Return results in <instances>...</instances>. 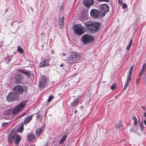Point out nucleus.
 I'll return each instance as SVG.
<instances>
[{
	"mask_svg": "<svg viewBox=\"0 0 146 146\" xmlns=\"http://www.w3.org/2000/svg\"><path fill=\"white\" fill-rule=\"evenodd\" d=\"M86 29L90 33L97 32L100 27V24L99 23L88 21L85 23Z\"/></svg>",
	"mask_w": 146,
	"mask_h": 146,
	"instance_id": "obj_1",
	"label": "nucleus"
},
{
	"mask_svg": "<svg viewBox=\"0 0 146 146\" xmlns=\"http://www.w3.org/2000/svg\"><path fill=\"white\" fill-rule=\"evenodd\" d=\"M80 57V54L76 52H72L67 58L66 61L68 63L72 64L75 62Z\"/></svg>",
	"mask_w": 146,
	"mask_h": 146,
	"instance_id": "obj_2",
	"label": "nucleus"
},
{
	"mask_svg": "<svg viewBox=\"0 0 146 146\" xmlns=\"http://www.w3.org/2000/svg\"><path fill=\"white\" fill-rule=\"evenodd\" d=\"M73 29L74 33L78 36H80L85 31L84 27L80 24L75 25L73 27Z\"/></svg>",
	"mask_w": 146,
	"mask_h": 146,
	"instance_id": "obj_3",
	"label": "nucleus"
},
{
	"mask_svg": "<svg viewBox=\"0 0 146 146\" xmlns=\"http://www.w3.org/2000/svg\"><path fill=\"white\" fill-rule=\"evenodd\" d=\"M27 101H24L19 104L13 110V113L15 114L20 112L25 107Z\"/></svg>",
	"mask_w": 146,
	"mask_h": 146,
	"instance_id": "obj_4",
	"label": "nucleus"
},
{
	"mask_svg": "<svg viewBox=\"0 0 146 146\" xmlns=\"http://www.w3.org/2000/svg\"><path fill=\"white\" fill-rule=\"evenodd\" d=\"M19 98V96L15 92H10L7 96V100L8 102H13L18 100Z\"/></svg>",
	"mask_w": 146,
	"mask_h": 146,
	"instance_id": "obj_5",
	"label": "nucleus"
},
{
	"mask_svg": "<svg viewBox=\"0 0 146 146\" xmlns=\"http://www.w3.org/2000/svg\"><path fill=\"white\" fill-rule=\"evenodd\" d=\"M48 78L44 75L42 76L39 79V85L40 88L46 87L47 82Z\"/></svg>",
	"mask_w": 146,
	"mask_h": 146,
	"instance_id": "obj_6",
	"label": "nucleus"
},
{
	"mask_svg": "<svg viewBox=\"0 0 146 146\" xmlns=\"http://www.w3.org/2000/svg\"><path fill=\"white\" fill-rule=\"evenodd\" d=\"M82 39L84 43H88L94 40V37L88 34H85L82 37Z\"/></svg>",
	"mask_w": 146,
	"mask_h": 146,
	"instance_id": "obj_7",
	"label": "nucleus"
},
{
	"mask_svg": "<svg viewBox=\"0 0 146 146\" xmlns=\"http://www.w3.org/2000/svg\"><path fill=\"white\" fill-rule=\"evenodd\" d=\"M101 13H102V17L105 16V13L108 12L109 8L108 5L107 4H101L100 5Z\"/></svg>",
	"mask_w": 146,
	"mask_h": 146,
	"instance_id": "obj_8",
	"label": "nucleus"
},
{
	"mask_svg": "<svg viewBox=\"0 0 146 146\" xmlns=\"http://www.w3.org/2000/svg\"><path fill=\"white\" fill-rule=\"evenodd\" d=\"M91 16L94 18H98L100 16H102L101 13L96 9H93L91 10L90 13Z\"/></svg>",
	"mask_w": 146,
	"mask_h": 146,
	"instance_id": "obj_9",
	"label": "nucleus"
},
{
	"mask_svg": "<svg viewBox=\"0 0 146 146\" xmlns=\"http://www.w3.org/2000/svg\"><path fill=\"white\" fill-rule=\"evenodd\" d=\"M13 89L18 94H21L23 92V88L21 86H16L13 88Z\"/></svg>",
	"mask_w": 146,
	"mask_h": 146,
	"instance_id": "obj_10",
	"label": "nucleus"
},
{
	"mask_svg": "<svg viewBox=\"0 0 146 146\" xmlns=\"http://www.w3.org/2000/svg\"><path fill=\"white\" fill-rule=\"evenodd\" d=\"M94 3L93 0H84L83 2V4L87 7H90Z\"/></svg>",
	"mask_w": 146,
	"mask_h": 146,
	"instance_id": "obj_11",
	"label": "nucleus"
},
{
	"mask_svg": "<svg viewBox=\"0 0 146 146\" xmlns=\"http://www.w3.org/2000/svg\"><path fill=\"white\" fill-rule=\"evenodd\" d=\"M16 82L17 83H21L23 79V76L22 75L20 74H17L15 77Z\"/></svg>",
	"mask_w": 146,
	"mask_h": 146,
	"instance_id": "obj_12",
	"label": "nucleus"
},
{
	"mask_svg": "<svg viewBox=\"0 0 146 146\" xmlns=\"http://www.w3.org/2000/svg\"><path fill=\"white\" fill-rule=\"evenodd\" d=\"M33 116V115H32L26 117L25 119L23 124L25 125H27L32 120Z\"/></svg>",
	"mask_w": 146,
	"mask_h": 146,
	"instance_id": "obj_13",
	"label": "nucleus"
},
{
	"mask_svg": "<svg viewBox=\"0 0 146 146\" xmlns=\"http://www.w3.org/2000/svg\"><path fill=\"white\" fill-rule=\"evenodd\" d=\"M27 138L28 141H31L35 139V136L33 133H31L28 134Z\"/></svg>",
	"mask_w": 146,
	"mask_h": 146,
	"instance_id": "obj_14",
	"label": "nucleus"
},
{
	"mask_svg": "<svg viewBox=\"0 0 146 146\" xmlns=\"http://www.w3.org/2000/svg\"><path fill=\"white\" fill-rule=\"evenodd\" d=\"M48 63V61L47 60H44L41 61L39 64L40 67H44L47 66Z\"/></svg>",
	"mask_w": 146,
	"mask_h": 146,
	"instance_id": "obj_15",
	"label": "nucleus"
},
{
	"mask_svg": "<svg viewBox=\"0 0 146 146\" xmlns=\"http://www.w3.org/2000/svg\"><path fill=\"white\" fill-rule=\"evenodd\" d=\"M15 135L13 133H11L8 136V141L9 143H12L15 138Z\"/></svg>",
	"mask_w": 146,
	"mask_h": 146,
	"instance_id": "obj_16",
	"label": "nucleus"
},
{
	"mask_svg": "<svg viewBox=\"0 0 146 146\" xmlns=\"http://www.w3.org/2000/svg\"><path fill=\"white\" fill-rule=\"evenodd\" d=\"M64 17L63 16L58 19V24L59 28H62L64 26Z\"/></svg>",
	"mask_w": 146,
	"mask_h": 146,
	"instance_id": "obj_17",
	"label": "nucleus"
},
{
	"mask_svg": "<svg viewBox=\"0 0 146 146\" xmlns=\"http://www.w3.org/2000/svg\"><path fill=\"white\" fill-rule=\"evenodd\" d=\"M15 137V144L16 146L18 145L19 143L21 140V137L19 134L16 135Z\"/></svg>",
	"mask_w": 146,
	"mask_h": 146,
	"instance_id": "obj_18",
	"label": "nucleus"
},
{
	"mask_svg": "<svg viewBox=\"0 0 146 146\" xmlns=\"http://www.w3.org/2000/svg\"><path fill=\"white\" fill-rule=\"evenodd\" d=\"M78 98H76L70 103V105L73 106H74L77 105L78 104Z\"/></svg>",
	"mask_w": 146,
	"mask_h": 146,
	"instance_id": "obj_19",
	"label": "nucleus"
},
{
	"mask_svg": "<svg viewBox=\"0 0 146 146\" xmlns=\"http://www.w3.org/2000/svg\"><path fill=\"white\" fill-rule=\"evenodd\" d=\"M131 80V78H127V79L125 83V85L124 87V90L126 89L127 87V86L129 84V82Z\"/></svg>",
	"mask_w": 146,
	"mask_h": 146,
	"instance_id": "obj_20",
	"label": "nucleus"
},
{
	"mask_svg": "<svg viewBox=\"0 0 146 146\" xmlns=\"http://www.w3.org/2000/svg\"><path fill=\"white\" fill-rule=\"evenodd\" d=\"M42 132V130L41 128H38L36 130L35 133L36 135L39 136Z\"/></svg>",
	"mask_w": 146,
	"mask_h": 146,
	"instance_id": "obj_21",
	"label": "nucleus"
},
{
	"mask_svg": "<svg viewBox=\"0 0 146 146\" xmlns=\"http://www.w3.org/2000/svg\"><path fill=\"white\" fill-rule=\"evenodd\" d=\"M23 125H24L23 124H21L17 129V131L18 132L21 133L24 130V127Z\"/></svg>",
	"mask_w": 146,
	"mask_h": 146,
	"instance_id": "obj_22",
	"label": "nucleus"
},
{
	"mask_svg": "<svg viewBox=\"0 0 146 146\" xmlns=\"http://www.w3.org/2000/svg\"><path fill=\"white\" fill-rule=\"evenodd\" d=\"M20 72L21 73H23L27 75L28 76H29L30 75V73L27 71L23 70H21L20 71Z\"/></svg>",
	"mask_w": 146,
	"mask_h": 146,
	"instance_id": "obj_23",
	"label": "nucleus"
},
{
	"mask_svg": "<svg viewBox=\"0 0 146 146\" xmlns=\"http://www.w3.org/2000/svg\"><path fill=\"white\" fill-rule=\"evenodd\" d=\"M67 137L66 135H64L61 138L60 141V144H62L63 143L64 141L66 140Z\"/></svg>",
	"mask_w": 146,
	"mask_h": 146,
	"instance_id": "obj_24",
	"label": "nucleus"
},
{
	"mask_svg": "<svg viewBox=\"0 0 146 146\" xmlns=\"http://www.w3.org/2000/svg\"><path fill=\"white\" fill-rule=\"evenodd\" d=\"M122 126V123L121 122H119V123H116L115 125V127L117 128H120Z\"/></svg>",
	"mask_w": 146,
	"mask_h": 146,
	"instance_id": "obj_25",
	"label": "nucleus"
},
{
	"mask_svg": "<svg viewBox=\"0 0 146 146\" xmlns=\"http://www.w3.org/2000/svg\"><path fill=\"white\" fill-rule=\"evenodd\" d=\"M26 114H27L26 112H24V113H22L21 114V115H19V116H17L16 118V120L18 119L21 118L22 117L24 116Z\"/></svg>",
	"mask_w": 146,
	"mask_h": 146,
	"instance_id": "obj_26",
	"label": "nucleus"
},
{
	"mask_svg": "<svg viewBox=\"0 0 146 146\" xmlns=\"http://www.w3.org/2000/svg\"><path fill=\"white\" fill-rule=\"evenodd\" d=\"M132 119L134 121V124L136 125L137 122V119L135 116H134L133 117Z\"/></svg>",
	"mask_w": 146,
	"mask_h": 146,
	"instance_id": "obj_27",
	"label": "nucleus"
},
{
	"mask_svg": "<svg viewBox=\"0 0 146 146\" xmlns=\"http://www.w3.org/2000/svg\"><path fill=\"white\" fill-rule=\"evenodd\" d=\"M132 70H129V74L128 75L127 78H131V76L132 74Z\"/></svg>",
	"mask_w": 146,
	"mask_h": 146,
	"instance_id": "obj_28",
	"label": "nucleus"
},
{
	"mask_svg": "<svg viewBox=\"0 0 146 146\" xmlns=\"http://www.w3.org/2000/svg\"><path fill=\"white\" fill-rule=\"evenodd\" d=\"M54 98V96L53 95L50 96L49 97V98L47 100L48 102H50Z\"/></svg>",
	"mask_w": 146,
	"mask_h": 146,
	"instance_id": "obj_29",
	"label": "nucleus"
},
{
	"mask_svg": "<svg viewBox=\"0 0 146 146\" xmlns=\"http://www.w3.org/2000/svg\"><path fill=\"white\" fill-rule=\"evenodd\" d=\"M18 51L20 53H22L23 52V50L22 48L18 46L17 48Z\"/></svg>",
	"mask_w": 146,
	"mask_h": 146,
	"instance_id": "obj_30",
	"label": "nucleus"
},
{
	"mask_svg": "<svg viewBox=\"0 0 146 146\" xmlns=\"http://www.w3.org/2000/svg\"><path fill=\"white\" fill-rule=\"evenodd\" d=\"M145 69V65H143V66L142 68H141L140 72H142V73H143L144 72V71Z\"/></svg>",
	"mask_w": 146,
	"mask_h": 146,
	"instance_id": "obj_31",
	"label": "nucleus"
},
{
	"mask_svg": "<svg viewBox=\"0 0 146 146\" xmlns=\"http://www.w3.org/2000/svg\"><path fill=\"white\" fill-rule=\"evenodd\" d=\"M145 69V65H143V66L142 68H141L140 72H142V73H143L144 72V71Z\"/></svg>",
	"mask_w": 146,
	"mask_h": 146,
	"instance_id": "obj_32",
	"label": "nucleus"
},
{
	"mask_svg": "<svg viewBox=\"0 0 146 146\" xmlns=\"http://www.w3.org/2000/svg\"><path fill=\"white\" fill-rule=\"evenodd\" d=\"M145 69V65H143V66L142 68H141L140 72H142V73H143L144 72V71Z\"/></svg>",
	"mask_w": 146,
	"mask_h": 146,
	"instance_id": "obj_33",
	"label": "nucleus"
},
{
	"mask_svg": "<svg viewBox=\"0 0 146 146\" xmlns=\"http://www.w3.org/2000/svg\"><path fill=\"white\" fill-rule=\"evenodd\" d=\"M127 7V5L125 3H123L122 5V8L123 9H124L126 8Z\"/></svg>",
	"mask_w": 146,
	"mask_h": 146,
	"instance_id": "obj_34",
	"label": "nucleus"
},
{
	"mask_svg": "<svg viewBox=\"0 0 146 146\" xmlns=\"http://www.w3.org/2000/svg\"><path fill=\"white\" fill-rule=\"evenodd\" d=\"M139 123V126L141 127V131H143V127L142 126V123Z\"/></svg>",
	"mask_w": 146,
	"mask_h": 146,
	"instance_id": "obj_35",
	"label": "nucleus"
},
{
	"mask_svg": "<svg viewBox=\"0 0 146 146\" xmlns=\"http://www.w3.org/2000/svg\"><path fill=\"white\" fill-rule=\"evenodd\" d=\"M115 85L114 84H113V85H112L111 86V89L112 90H114L115 88Z\"/></svg>",
	"mask_w": 146,
	"mask_h": 146,
	"instance_id": "obj_36",
	"label": "nucleus"
},
{
	"mask_svg": "<svg viewBox=\"0 0 146 146\" xmlns=\"http://www.w3.org/2000/svg\"><path fill=\"white\" fill-rule=\"evenodd\" d=\"M140 82V80L139 78H138L136 80V84H139Z\"/></svg>",
	"mask_w": 146,
	"mask_h": 146,
	"instance_id": "obj_37",
	"label": "nucleus"
},
{
	"mask_svg": "<svg viewBox=\"0 0 146 146\" xmlns=\"http://www.w3.org/2000/svg\"><path fill=\"white\" fill-rule=\"evenodd\" d=\"M132 42H133V40L132 39H131L130 40L129 43V44H128V45H129V46H131V45L132 44Z\"/></svg>",
	"mask_w": 146,
	"mask_h": 146,
	"instance_id": "obj_38",
	"label": "nucleus"
},
{
	"mask_svg": "<svg viewBox=\"0 0 146 146\" xmlns=\"http://www.w3.org/2000/svg\"><path fill=\"white\" fill-rule=\"evenodd\" d=\"M98 1H105L106 2H108L109 0H98Z\"/></svg>",
	"mask_w": 146,
	"mask_h": 146,
	"instance_id": "obj_39",
	"label": "nucleus"
},
{
	"mask_svg": "<svg viewBox=\"0 0 146 146\" xmlns=\"http://www.w3.org/2000/svg\"><path fill=\"white\" fill-rule=\"evenodd\" d=\"M8 123H3L2 124V126L3 127H4L7 125Z\"/></svg>",
	"mask_w": 146,
	"mask_h": 146,
	"instance_id": "obj_40",
	"label": "nucleus"
},
{
	"mask_svg": "<svg viewBox=\"0 0 146 146\" xmlns=\"http://www.w3.org/2000/svg\"><path fill=\"white\" fill-rule=\"evenodd\" d=\"M130 47L131 46L128 45L127 46L126 49L127 50H129V49H130Z\"/></svg>",
	"mask_w": 146,
	"mask_h": 146,
	"instance_id": "obj_41",
	"label": "nucleus"
},
{
	"mask_svg": "<svg viewBox=\"0 0 146 146\" xmlns=\"http://www.w3.org/2000/svg\"><path fill=\"white\" fill-rule=\"evenodd\" d=\"M40 117V116L39 114H37V115L36 116V117L37 119H39Z\"/></svg>",
	"mask_w": 146,
	"mask_h": 146,
	"instance_id": "obj_42",
	"label": "nucleus"
},
{
	"mask_svg": "<svg viewBox=\"0 0 146 146\" xmlns=\"http://www.w3.org/2000/svg\"><path fill=\"white\" fill-rule=\"evenodd\" d=\"M143 73L142 72H140L139 74V76H141L142 74Z\"/></svg>",
	"mask_w": 146,
	"mask_h": 146,
	"instance_id": "obj_43",
	"label": "nucleus"
},
{
	"mask_svg": "<svg viewBox=\"0 0 146 146\" xmlns=\"http://www.w3.org/2000/svg\"><path fill=\"white\" fill-rule=\"evenodd\" d=\"M133 66H132L130 68V69L129 70H133Z\"/></svg>",
	"mask_w": 146,
	"mask_h": 146,
	"instance_id": "obj_44",
	"label": "nucleus"
},
{
	"mask_svg": "<svg viewBox=\"0 0 146 146\" xmlns=\"http://www.w3.org/2000/svg\"><path fill=\"white\" fill-rule=\"evenodd\" d=\"M61 55H62L63 56H65L66 55V54L64 53H62Z\"/></svg>",
	"mask_w": 146,
	"mask_h": 146,
	"instance_id": "obj_45",
	"label": "nucleus"
},
{
	"mask_svg": "<svg viewBox=\"0 0 146 146\" xmlns=\"http://www.w3.org/2000/svg\"><path fill=\"white\" fill-rule=\"evenodd\" d=\"M144 122L145 125L146 126V121L145 120H144Z\"/></svg>",
	"mask_w": 146,
	"mask_h": 146,
	"instance_id": "obj_46",
	"label": "nucleus"
},
{
	"mask_svg": "<svg viewBox=\"0 0 146 146\" xmlns=\"http://www.w3.org/2000/svg\"><path fill=\"white\" fill-rule=\"evenodd\" d=\"M144 116L145 117H146V113L145 112H144Z\"/></svg>",
	"mask_w": 146,
	"mask_h": 146,
	"instance_id": "obj_47",
	"label": "nucleus"
},
{
	"mask_svg": "<svg viewBox=\"0 0 146 146\" xmlns=\"http://www.w3.org/2000/svg\"><path fill=\"white\" fill-rule=\"evenodd\" d=\"M122 2V1L120 0H119V3H121Z\"/></svg>",
	"mask_w": 146,
	"mask_h": 146,
	"instance_id": "obj_48",
	"label": "nucleus"
},
{
	"mask_svg": "<svg viewBox=\"0 0 146 146\" xmlns=\"http://www.w3.org/2000/svg\"><path fill=\"white\" fill-rule=\"evenodd\" d=\"M141 108L143 109H144L145 108V107H143V106H141Z\"/></svg>",
	"mask_w": 146,
	"mask_h": 146,
	"instance_id": "obj_49",
	"label": "nucleus"
},
{
	"mask_svg": "<svg viewBox=\"0 0 146 146\" xmlns=\"http://www.w3.org/2000/svg\"><path fill=\"white\" fill-rule=\"evenodd\" d=\"M144 78L146 81V76L144 77Z\"/></svg>",
	"mask_w": 146,
	"mask_h": 146,
	"instance_id": "obj_50",
	"label": "nucleus"
},
{
	"mask_svg": "<svg viewBox=\"0 0 146 146\" xmlns=\"http://www.w3.org/2000/svg\"><path fill=\"white\" fill-rule=\"evenodd\" d=\"M60 67H62V66H63V64H62L60 65Z\"/></svg>",
	"mask_w": 146,
	"mask_h": 146,
	"instance_id": "obj_51",
	"label": "nucleus"
},
{
	"mask_svg": "<svg viewBox=\"0 0 146 146\" xmlns=\"http://www.w3.org/2000/svg\"><path fill=\"white\" fill-rule=\"evenodd\" d=\"M144 65H145V69H146V63H145V64Z\"/></svg>",
	"mask_w": 146,
	"mask_h": 146,
	"instance_id": "obj_52",
	"label": "nucleus"
},
{
	"mask_svg": "<svg viewBox=\"0 0 146 146\" xmlns=\"http://www.w3.org/2000/svg\"><path fill=\"white\" fill-rule=\"evenodd\" d=\"M76 112H77V110H75L74 111V112H75V113H76Z\"/></svg>",
	"mask_w": 146,
	"mask_h": 146,
	"instance_id": "obj_53",
	"label": "nucleus"
},
{
	"mask_svg": "<svg viewBox=\"0 0 146 146\" xmlns=\"http://www.w3.org/2000/svg\"><path fill=\"white\" fill-rule=\"evenodd\" d=\"M46 112H47V111H46V112H45V115L46 114Z\"/></svg>",
	"mask_w": 146,
	"mask_h": 146,
	"instance_id": "obj_54",
	"label": "nucleus"
},
{
	"mask_svg": "<svg viewBox=\"0 0 146 146\" xmlns=\"http://www.w3.org/2000/svg\"><path fill=\"white\" fill-rule=\"evenodd\" d=\"M10 61V59L8 61L9 62Z\"/></svg>",
	"mask_w": 146,
	"mask_h": 146,
	"instance_id": "obj_55",
	"label": "nucleus"
},
{
	"mask_svg": "<svg viewBox=\"0 0 146 146\" xmlns=\"http://www.w3.org/2000/svg\"><path fill=\"white\" fill-rule=\"evenodd\" d=\"M31 10L32 11H33V9H31Z\"/></svg>",
	"mask_w": 146,
	"mask_h": 146,
	"instance_id": "obj_56",
	"label": "nucleus"
},
{
	"mask_svg": "<svg viewBox=\"0 0 146 146\" xmlns=\"http://www.w3.org/2000/svg\"><path fill=\"white\" fill-rule=\"evenodd\" d=\"M41 35H43V33H42Z\"/></svg>",
	"mask_w": 146,
	"mask_h": 146,
	"instance_id": "obj_57",
	"label": "nucleus"
},
{
	"mask_svg": "<svg viewBox=\"0 0 146 146\" xmlns=\"http://www.w3.org/2000/svg\"><path fill=\"white\" fill-rule=\"evenodd\" d=\"M16 146H18V145H17L16 146Z\"/></svg>",
	"mask_w": 146,
	"mask_h": 146,
	"instance_id": "obj_58",
	"label": "nucleus"
}]
</instances>
